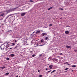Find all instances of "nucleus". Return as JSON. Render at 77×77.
I'll return each instance as SVG.
<instances>
[{
	"mask_svg": "<svg viewBox=\"0 0 77 77\" xmlns=\"http://www.w3.org/2000/svg\"><path fill=\"white\" fill-rule=\"evenodd\" d=\"M40 32V31H38L36 32V33H39V32Z\"/></svg>",
	"mask_w": 77,
	"mask_h": 77,
	"instance_id": "obj_10",
	"label": "nucleus"
},
{
	"mask_svg": "<svg viewBox=\"0 0 77 77\" xmlns=\"http://www.w3.org/2000/svg\"><path fill=\"white\" fill-rule=\"evenodd\" d=\"M19 8V7H16L14 8H11L12 12V11H15V9H17V8Z\"/></svg>",
	"mask_w": 77,
	"mask_h": 77,
	"instance_id": "obj_2",
	"label": "nucleus"
},
{
	"mask_svg": "<svg viewBox=\"0 0 77 77\" xmlns=\"http://www.w3.org/2000/svg\"><path fill=\"white\" fill-rule=\"evenodd\" d=\"M51 71L50 70L49 71H48V72H51Z\"/></svg>",
	"mask_w": 77,
	"mask_h": 77,
	"instance_id": "obj_27",
	"label": "nucleus"
},
{
	"mask_svg": "<svg viewBox=\"0 0 77 77\" xmlns=\"http://www.w3.org/2000/svg\"><path fill=\"white\" fill-rule=\"evenodd\" d=\"M39 77H42V75H40L39 76Z\"/></svg>",
	"mask_w": 77,
	"mask_h": 77,
	"instance_id": "obj_25",
	"label": "nucleus"
},
{
	"mask_svg": "<svg viewBox=\"0 0 77 77\" xmlns=\"http://www.w3.org/2000/svg\"><path fill=\"white\" fill-rule=\"evenodd\" d=\"M66 47L67 48H70V49L71 48V47L70 46H66Z\"/></svg>",
	"mask_w": 77,
	"mask_h": 77,
	"instance_id": "obj_4",
	"label": "nucleus"
},
{
	"mask_svg": "<svg viewBox=\"0 0 77 77\" xmlns=\"http://www.w3.org/2000/svg\"><path fill=\"white\" fill-rule=\"evenodd\" d=\"M9 17V16H8V17H6V18H8V17Z\"/></svg>",
	"mask_w": 77,
	"mask_h": 77,
	"instance_id": "obj_37",
	"label": "nucleus"
},
{
	"mask_svg": "<svg viewBox=\"0 0 77 77\" xmlns=\"http://www.w3.org/2000/svg\"><path fill=\"white\" fill-rule=\"evenodd\" d=\"M8 74H9V73L7 72L5 74V75H8Z\"/></svg>",
	"mask_w": 77,
	"mask_h": 77,
	"instance_id": "obj_12",
	"label": "nucleus"
},
{
	"mask_svg": "<svg viewBox=\"0 0 77 77\" xmlns=\"http://www.w3.org/2000/svg\"><path fill=\"white\" fill-rule=\"evenodd\" d=\"M46 35V33H42L43 36H45V35Z\"/></svg>",
	"mask_w": 77,
	"mask_h": 77,
	"instance_id": "obj_15",
	"label": "nucleus"
},
{
	"mask_svg": "<svg viewBox=\"0 0 77 77\" xmlns=\"http://www.w3.org/2000/svg\"><path fill=\"white\" fill-rule=\"evenodd\" d=\"M0 16H3L4 15V14H2L0 15Z\"/></svg>",
	"mask_w": 77,
	"mask_h": 77,
	"instance_id": "obj_20",
	"label": "nucleus"
},
{
	"mask_svg": "<svg viewBox=\"0 0 77 77\" xmlns=\"http://www.w3.org/2000/svg\"><path fill=\"white\" fill-rule=\"evenodd\" d=\"M53 9V8H52V7H51V8H49L48 9V10H50L51 9Z\"/></svg>",
	"mask_w": 77,
	"mask_h": 77,
	"instance_id": "obj_13",
	"label": "nucleus"
},
{
	"mask_svg": "<svg viewBox=\"0 0 77 77\" xmlns=\"http://www.w3.org/2000/svg\"><path fill=\"white\" fill-rule=\"evenodd\" d=\"M60 55H63V54L62 53H61L60 54Z\"/></svg>",
	"mask_w": 77,
	"mask_h": 77,
	"instance_id": "obj_31",
	"label": "nucleus"
},
{
	"mask_svg": "<svg viewBox=\"0 0 77 77\" xmlns=\"http://www.w3.org/2000/svg\"><path fill=\"white\" fill-rule=\"evenodd\" d=\"M6 68V67L5 66H3L2 67H1L0 68H1L2 69H4V68Z\"/></svg>",
	"mask_w": 77,
	"mask_h": 77,
	"instance_id": "obj_9",
	"label": "nucleus"
},
{
	"mask_svg": "<svg viewBox=\"0 0 77 77\" xmlns=\"http://www.w3.org/2000/svg\"><path fill=\"white\" fill-rule=\"evenodd\" d=\"M12 44L13 45H15V43H13Z\"/></svg>",
	"mask_w": 77,
	"mask_h": 77,
	"instance_id": "obj_29",
	"label": "nucleus"
},
{
	"mask_svg": "<svg viewBox=\"0 0 77 77\" xmlns=\"http://www.w3.org/2000/svg\"><path fill=\"white\" fill-rule=\"evenodd\" d=\"M19 45V44H17V45Z\"/></svg>",
	"mask_w": 77,
	"mask_h": 77,
	"instance_id": "obj_45",
	"label": "nucleus"
},
{
	"mask_svg": "<svg viewBox=\"0 0 77 77\" xmlns=\"http://www.w3.org/2000/svg\"><path fill=\"white\" fill-rule=\"evenodd\" d=\"M53 67V66L52 65H50L49 66V68L50 69H51Z\"/></svg>",
	"mask_w": 77,
	"mask_h": 77,
	"instance_id": "obj_7",
	"label": "nucleus"
},
{
	"mask_svg": "<svg viewBox=\"0 0 77 77\" xmlns=\"http://www.w3.org/2000/svg\"><path fill=\"white\" fill-rule=\"evenodd\" d=\"M40 71H41V70H38V72H40Z\"/></svg>",
	"mask_w": 77,
	"mask_h": 77,
	"instance_id": "obj_32",
	"label": "nucleus"
},
{
	"mask_svg": "<svg viewBox=\"0 0 77 77\" xmlns=\"http://www.w3.org/2000/svg\"><path fill=\"white\" fill-rule=\"evenodd\" d=\"M14 56H15V55L13 54H11L10 55V56H11V57H14Z\"/></svg>",
	"mask_w": 77,
	"mask_h": 77,
	"instance_id": "obj_8",
	"label": "nucleus"
},
{
	"mask_svg": "<svg viewBox=\"0 0 77 77\" xmlns=\"http://www.w3.org/2000/svg\"><path fill=\"white\" fill-rule=\"evenodd\" d=\"M72 71L73 72L74 71V70H72Z\"/></svg>",
	"mask_w": 77,
	"mask_h": 77,
	"instance_id": "obj_46",
	"label": "nucleus"
},
{
	"mask_svg": "<svg viewBox=\"0 0 77 77\" xmlns=\"http://www.w3.org/2000/svg\"><path fill=\"white\" fill-rule=\"evenodd\" d=\"M74 67H76V66H75V65H73L72 66V68Z\"/></svg>",
	"mask_w": 77,
	"mask_h": 77,
	"instance_id": "obj_14",
	"label": "nucleus"
},
{
	"mask_svg": "<svg viewBox=\"0 0 77 77\" xmlns=\"http://www.w3.org/2000/svg\"><path fill=\"white\" fill-rule=\"evenodd\" d=\"M41 42L42 43L44 42V41L43 40V39H42L41 40Z\"/></svg>",
	"mask_w": 77,
	"mask_h": 77,
	"instance_id": "obj_11",
	"label": "nucleus"
},
{
	"mask_svg": "<svg viewBox=\"0 0 77 77\" xmlns=\"http://www.w3.org/2000/svg\"><path fill=\"white\" fill-rule=\"evenodd\" d=\"M65 33H66V34H69V31H65Z\"/></svg>",
	"mask_w": 77,
	"mask_h": 77,
	"instance_id": "obj_6",
	"label": "nucleus"
},
{
	"mask_svg": "<svg viewBox=\"0 0 77 77\" xmlns=\"http://www.w3.org/2000/svg\"><path fill=\"white\" fill-rule=\"evenodd\" d=\"M68 2H67V3H66V5H68Z\"/></svg>",
	"mask_w": 77,
	"mask_h": 77,
	"instance_id": "obj_33",
	"label": "nucleus"
},
{
	"mask_svg": "<svg viewBox=\"0 0 77 77\" xmlns=\"http://www.w3.org/2000/svg\"><path fill=\"white\" fill-rule=\"evenodd\" d=\"M32 51H30V53H32Z\"/></svg>",
	"mask_w": 77,
	"mask_h": 77,
	"instance_id": "obj_35",
	"label": "nucleus"
},
{
	"mask_svg": "<svg viewBox=\"0 0 77 77\" xmlns=\"http://www.w3.org/2000/svg\"><path fill=\"white\" fill-rule=\"evenodd\" d=\"M59 10H63V8H59Z\"/></svg>",
	"mask_w": 77,
	"mask_h": 77,
	"instance_id": "obj_18",
	"label": "nucleus"
},
{
	"mask_svg": "<svg viewBox=\"0 0 77 77\" xmlns=\"http://www.w3.org/2000/svg\"><path fill=\"white\" fill-rule=\"evenodd\" d=\"M10 49L11 50V49H12V48H10Z\"/></svg>",
	"mask_w": 77,
	"mask_h": 77,
	"instance_id": "obj_43",
	"label": "nucleus"
},
{
	"mask_svg": "<svg viewBox=\"0 0 77 77\" xmlns=\"http://www.w3.org/2000/svg\"><path fill=\"white\" fill-rule=\"evenodd\" d=\"M49 26L50 27H51V26H52V24H50Z\"/></svg>",
	"mask_w": 77,
	"mask_h": 77,
	"instance_id": "obj_21",
	"label": "nucleus"
},
{
	"mask_svg": "<svg viewBox=\"0 0 77 77\" xmlns=\"http://www.w3.org/2000/svg\"><path fill=\"white\" fill-rule=\"evenodd\" d=\"M68 69H69V68H66V69H65V70H67Z\"/></svg>",
	"mask_w": 77,
	"mask_h": 77,
	"instance_id": "obj_24",
	"label": "nucleus"
},
{
	"mask_svg": "<svg viewBox=\"0 0 77 77\" xmlns=\"http://www.w3.org/2000/svg\"><path fill=\"white\" fill-rule=\"evenodd\" d=\"M55 71H56V70H53V71H52V72H51V74H52V73H53V72H55Z\"/></svg>",
	"mask_w": 77,
	"mask_h": 77,
	"instance_id": "obj_16",
	"label": "nucleus"
},
{
	"mask_svg": "<svg viewBox=\"0 0 77 77\" xmlns=\"http://www.w3.org/2000/svg\"><path fill=\"white\" fill-rule=\"evenodd\" d=\"M18 48V46H17L15 47V48Z\"/></svg>",
	"mask_w": 77,
	"mask_h": 77,
	"instance_id": "obj_26",
	"label": "nucleus"
},
{
	"mask_svg": "<svg viewBox=\"0 0 77 77\" xmlns=\"http://www.w3.org/2000/svg\"><path fill=\"white\" fill-rule=\"evenodd\" d=\"M42 55H41V54L40 55V56H41Z\"/></svg>",
	"mask_w": 77,
	"mask_h": 77,
	"instance_id": "obj_44",
	"label": "nucleus"
},
{
	"mask_svg": "<svg viewBox=\"0 0 77 77\" xmlns=\"http://www.w3.org/2000/svg\"><path fill=\"white\" fill-rule=\"evenodd\" d=\"M60 19H61V18H60Z\"/></svg>",
	"mask_w": 77,
	"mask_h": 77,
	"instance_id": "obj_48",
	"label": "nucleus"
},
{
	"mask_svg": "<svg viewBox=\"0 0 77 77\" xmlns=\"http://www.w3.org/2000/svg\"><path fill=\"white\" fill-rule=\"evenodd\" d=\"M67 65H70L71 64H67Z\"/></svg>",
	"mask_w": 77,
	"mask_h": 77,
	"instance_id": "obj_41",
	"label": "nucleus"
},
{
	"mask_svg": "<svg viewBox=\"0 0 77 77\" xmlns=\"http://www.w3.org/2000/svg\"><path fill=\"white\" fill-rule=\"evenodd\" d=\"M29 2H33V1L32 0H30L29 1Z\"/></svg>",
	"mask_w": 77,
	"mask_h": 77,
	"instance_id": "obj_22",
	"label": "nucleus"
},
{
	"mask_svg": "<svg viewBox=\"0 0 77 77\" xmlns=\"http://www.w3.org/2000/svg\"><path fill=\"white\" fill-rule=\"evenodd\" d=\"M74 51H75V52H76V51H77V49L75 50Z\"/></svg>",
	"mask_w": 77,
	"mask_h": 77,
	"instance_id": "obj_30",
	"label": "nucleus"
},
{
	"mask_svg": "<svg viewBox=\"0 0 77 77\" xmlns=\"http://www.w3.org/2000/svg\"><path fill=\"white\" fill-rule=\"evenodd\" d=\"M11 46H12V45H11Z\"/></svg>",
	"mask_w": 77,
	"mask_h": 77,
	"instance_id": "obj_47",
	"label": "nucleus"
},
{
	"mask_svg": "<svg viewBox=\"0 0 77 77\" xmlns=\"http://www.w3.org/2000/svg\"><path fill=\"white\" fill-rule=\"evenodd\" d=\"M55 61H57V60H58L57 59H55Z\"/></svg>",
	"mask_w": 77,
	"mask_h": 77,
	"instance_id": "obj_28",
	"label": "nucleus"
},
{
	"mask_svg": "<svg viewBox=\"0 0 77 77\" xmlns=\"http://www.w3.org/2000/svg\"><path fill=\"white\" fill-rule=\"evenodd\" d=\"M46 71L48 70V69H47V68H46Z\"/></svg>",
	"mask_w": 77,
	"mask_h": 77,
	"instance_id": "obj_40",
	"label": "nucleus"
},
{
	"mask_svg": "<svg viewBox=\"0 0 77 77\" xmlns=\"http://www.w3.org/2000/svg\"><path fill=\"white\" fill-rule=\"evenodd\" d=\"M4 23H2L1 24V26H3V25H4Z\"/></svg>",
	"mask_w": 77,
	"mask_h": 77,
	"instance_id": "obj_23",
	"label": "nucleus"
},
{
	"mask_svg": "<svg viewBox=\"0 0 77 77\" xmlns=\"http://www.w3.org/2000/svg\"><path fill=\"white\" fill-rule=\"evenodd\" d=\"M36 56V55L33 54L32 55V57H35V56Z\"/></svg>",
	"mask_w": 77,
	"mask_h": 77,
	"instance_id": "obj_19",
	"label": "nucleus"
},
{
	"mask_svg": "<svg viewBox=\"0 0 77 77\" xmlns=\"http://www.w3.org/2000/svg\"><path fill=\"white\" fill-rule=\"evenodd\" d=\"M25 15H26L25 12L21 13V17H24Z\"/></svg>",
	"mask_w": 77,
	"mask_h": 77,
	"instance_id": "obj_1",
	"label": "nucleus"
},
{
	"mask_svg": "<svg viewBox=\"0 0 77 77\" xmlns=\"http://www.w3.org/2000/svg\"><path fill=\"white\" fill-rule=\"evenodd\" d=\"M19 77H20L19 76Z\"/></svg>",
	"mask_w": 77,
	"mask_h": 77,
	"instance_id": "obj_49",
	"label": "nucleus"
},
{
	"mask_svg": "<svg viewBox=\"0 0 77 77\" xmlns=\"http://www.w3.org/2000/svg\"><path fill=\"white\" fill-rule=\"evenodd\" d=\"M15 42H17V40H15Z\"/></svg>",
	"mask_w": 77,
	"mask_h": 77,
	"instance_id": "obj_39",
	"label": "nucleus"
},
{
	"mask_svg": "<svg viewBox=\"0 0 77 77\" xmlns=\"http://www.w3.org/2000/svg\"><path fill=\"white\" fill-rule=\"evenodd\" d=\"M68 63L67 62H66V63H65V64H66V63Z\"/></svg>",
	"mask_w": 77,
	"mask_h": 77,
	"instance_id": "obj_42",
	"label": "nucleus"
},
{
	"mask_svg": "<svg viewBox=\"0 0 77 77\" xmlns=\"http://www.w3.org/2000/svg\"><path fill=\"white\" fill-rule=\"evenodd\" d=\"M12 12V10L11 8L9 10L7 11V12H8L9 13V12Z\"/></svg>",
	"mask_w": 77,
	"mask_h": 77,
	"instance_id": "obj_3",
	"label": "nucleus"
},
{
	"mask_svg": "<svg viewBox=\"0 0 77 77\" xmlns=\"http://www.w3.org/2000/svg\"><path fill=\"white\" fill-rule=\"evenodd\" d=\"M43 45H40V46H43Z\"/></svg>",
	"mask_w": 77,
	"mask_h": 77,
	"instance_id": "obj_38",
	"label": "nucleus"
},
{
	"mask_svg": "<svg viewBox=\"0 0 77 77\" xmlns=\"http://www.w3.org/2000/svg\"><path fill=\"white\" fill-rule=\"evenodd\" d=\"M47 39H48V37H46L45 40H47Z\"/></svg>",
	"mask_w": 77,
	"mask_h": 77,
	"instance_id": "obj_17",
	"label": "nucleus"
},
{
	"mask_svg": "<svg viewBox=\"0 0 77 77\" xmlns=\"http://www.w3.org/2000/svg\"><path fill=\"white\" fill-rule=\"evenodd\" d=\"M0 48L2 50L3 49V48H4V46L2 45L0 46Z\"/></svg>",
	"mask_w": 77,
	"mask_h": 77,
	"instance_id": "obj_5",
	"label": "nucleus"
},
{
	"mask_svg": "<svg viewBox=\"0 0 77 77\" xmlns=\"http://www.w3.org/2000/svg\"><path fill=\"white\" fill-rule=\"evenodd\" d=\"M66 27H69L70 26H69L68 25V26H66Z\"/></svg>",
	"mask_w": 77,
	"mask_h": 77,
	"instance_id": "obj_34",
	"label": "nucleus"
},
{
	"mask_svg": "<svg viewBox=\"0 0 77 77\" xmlns=\"http://www.w3.org/2000/svg\"><path fill=\"white\" fill-rule=\"evenodd\" d=\"M7 60H9V58H7Z\"/></svg>",
	"mask_w": 77,
	"mask_h": 77,
	"instance_id": "obj_36",
	"label": "nucleus"
}]
</instances>
